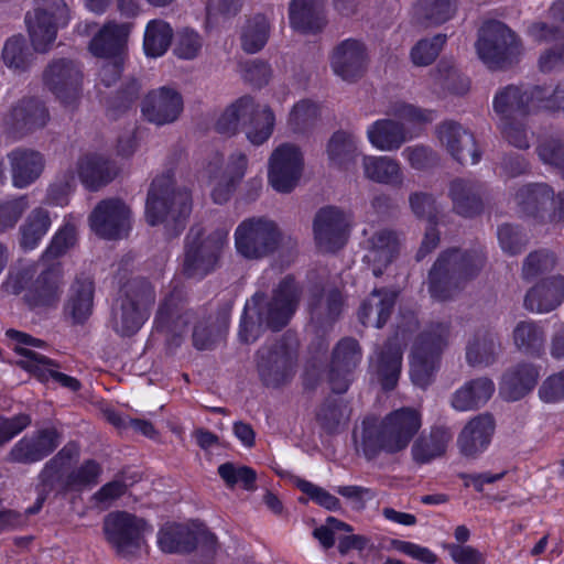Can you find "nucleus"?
Returning <instances> with one entry per match:
<instances>
[{
  "instance_id": "20e7f679",
  "label": "nucleus",
  "mask_w": 564,
  "mask_h": 564,
  "mask_svg": "<svg viewBox=\"0 0 564 564\" xmlns=\"http://www.w3.org/2000/svg\"><path fill=\"white\" fill-rule=\"evenodd\" d=\"M191 210L189 193L185 189L175 191L170 175L153 180L145 204V218L150 225L169 221L177 225L189 216Z\"/></svg>"
},
{
  "instance_id": "9d476101",
  "label": "nucleus",
  "mask_w": 564,
  "mask_h": 564,
  "mask_svg": "<svg viewBox=\"0 0 564 564\" xmlns=\"http://www.w3.org/2000/svg\"><path fill=\"white\" fill-rule=\"evenodd\" d=\"M158 546L164 553H183L199 547L210 554L217 550V539L200 522H167L158 532Z\"/></svg>"
},
{
  "instance_id": "2f4dec72",
  "label": "nucleus",
  "mask_w": 564,
  "mask_h": 564,
  "mask_svg": "<svg viewBox=\"0 0 564 564\" xmlns=\"http://www.w3.org/2000/svg\"><path fill=\"white\" fill-rule=\"evenodd\" d=\"M12 167V182L23 188L34 182L43 170L42 155L34 151L17 150L9 155Z\"/></svg>"
},
{
  "instance_id": "7ed1b4c3",
  "label": "nucleus",
  "mask_w": 564,
  "mask_h": 564,
  "mask_svg": "<svg viewBox=\"0 0 564 564\" xmlns=\"http://www.w3.org/2000/svg\"><path fill=\"white\" fill-rule=\"evenodd\" d=\"M274 115L268 107H260L256 101L245 96L225 109L217 121L221 133H234L240 124H246V135L253 144H262L272 134Z\"/></svg>"
},
{
  "instance_id": "412c9836",
  "label": "nucleus",
  "mask_w": 564,
  "mask_h": 564,
  "mask_svg": "<svg viewBox=\"0 0 564 564\" xmlns=\"http://www.w3.org/2000/svg\"><path fill=\"white\" fill-rule=\"evenodd\" d=\"M442 344V335H427L414 345L410 358V376L415 386L424 388L431 382Z\"/></svg>"
},
{
  "instance_id": "864d4df0",
  "label": "nucleus",
  "mask_w": 564,
  "mask_h": 564,
  "mask_svg": "<svg viewBox=\"0 0 564 564\" xmlns=\"http://www.w3.org/2000/svg\"><path fill=\"white\" fill-rule=\"evenodd\" d=\"M544 340L541 328L532 322H522L514 329L516 345L525 350L539 349Z\"/></svg>"
},
{
  "instance_id": "c85d7f7f",
  "label": "nucleus",
  "mask_w": 564,
  "mask_h": 564,
  "mask_svg": "<svg viewBox=\"0 0 564 564\" xmlns=\"http://www.w3.org/2000/svg\"><path fill=\"white\" fill-rule=\"evenodd\" d=\"M44 78L50 89L62 102L67 105L77 98L78 72L72 64L65 61L52 64L45 72Z\"/></svg>"
},
{
  "instance_id": "680f3d73",
  "label": "nucleus",
  "mask_w": 564,
  "mask_h": 564,
  "mask_svg": "<svg viewBox=\"0 0 564 564\" xmlns=\"http://www.w3.org/2000/svg\"><path fill=\"white\" fill-rule=\"evenodd\" d=\"M419 6L420 11L434 23L446 21L454 12L451 0H421Z\"/></svg>"
},
{
  "instance_id": "423d86ee",
  "label": "nucleus",
  "mask_w": 564,
  "mask_h": 564,
  "mask_svg": "<svg viewBox=\"0 0 564 564\" xmlns=\"http://www.w3.org/2000/svg\"><path fill=\"white\" fill-rule=\"evenodd\" d=\"M391 113L400 122L381 119L373 122L367 129L368 141L379 151L389 152L398 150L408 140L404 131L405 124L415 126L434 119L433 111L424 110L406 102L395 104Z\"/></svg>"
},
{
  "instance_id": "a18cd8bd",
  "label": "nucleus",
  "mask_w": 564,
  "mask_h": 564,
  "mask_svg": "<svg viewBox=\"0 0 564 564\" xmlns=\"http://www.w3.org/2000/svg\"><path fill=\"white\" fill-rule=\"evenodd\" d=\"M552 26L544 22L534 23L529 33L536 42H547L564 37V0L553 2L549 11Z\"/></svg>"
},
{
  "instance_id": "774afa93",
  "label": "nucleus",
  "mask_w": 564,
  "mask_h": 564,
  "mask_svg": "<svg viewBox=\"0 0 564 564\" xmlns=\"http://www.w3.org/2000/svg\"><path fill=\"white\" fill-rule=\"evenodd\" d=\"M449 555L456 564H485L482 554L469 545H449Z\"/></svg>"
},
{
  "instance_id": "4be33fe9",
  "label": "nucleus",
  "mask_w": 564,
  "mask_h": 564,
  "mask_svg": "<svg viewBox=\"0 0 564 564\" xmlns=\"http://www.w3.org/2000/svg\"><path fill=\"white\" fill-rule=\"evenodd\" d=\"M361 359L359 346L355 339L345 338L336 346L329 373L333 391L345 392L350 383V375Z\"/></svg>"
},
{
  "instance_id": "a19ab883",
  "label": "nucleus",
  "mask_w": 564,
  "mask_h": 564,
  "mask_svg": "<svg viewBox=\"0 0 564 564\" xmlns=\"http://www.w3.org/2000/svg\"><path fill=\"white\" fill-rule=\"evenodd\" d=\"M401 360L402 352L400 348H392L391 346L387 348V351H382L371 359V366L376 368L383 389L389 390L397 384Z\"/></svg>"
},
{
  "instance_id": "1a4fd4ad",
  "label": "nucleus",
  "mask_w": 564,
  "mask_h": 564,
  "mask_svg": "<svg viewBox=\"0 0 564 564\" xmlns=\"http://www.w3.org/2000/svg\"><path fill=\"white\" fill-rule=\"evenodd\" d=\"M69 9L63 0H35L33 12L28 13L26 24L35 51H47L56 32L69 22Z\"/></svg>"
},
{
  "instance_id": "0eeeda50",
  "label": "nucleus",
  "mask_w": 564,
  "mask_h": 564,
  "mask_svg": "<svg viewBox=\"0 0 564 564\" xmlns=\"http://www.w3.org/2000/svg\"><path fill=\"white\" fill-rule=\"evenodd\" d=\"M102 531L117 554L126 557L148 547L147 538L153 532V527L135 514L116 511L105 517Z\"/></svg>"
},
{
  "instance_id": "c9c22d12",
  "label": "nucleus",
  "mask_w": 564,
  "mask_h": 564,
  "mask_svg": "<svg viewBox=\"0 0 564 564\" xmlns=\"http://www.w3.org/2000/svg\"><path fill=\"white\" fill-rule=\"evenodd\" d=\"M290 23L302 33H314L324 24L322 7L316 0H292L290 6Z\"/></svg>"
},
{
  "instance_id": "ddd939ff",
  "label": "nucleus",
  "mask_w": 564,
  "mask_h": 564,
  "mask_svg": "<svg viewBox=\"0 0 564 564\" xmlns=\"http://www.w3.org/2000/svg\"><path fill=\"white\" fill-rule=\"evenodd\" d=\"M303 164V154L296 145L280 144L269 159V184L279 193L291 192L300 181Z\"/></svg>"
},
{
  "instance_id": "72a5a7b5",
  "label": "nucleus",
  "mask_w": 564,
  "mask_h": 564,
  "mask_svg": "<svg viewBox=\"0 0 564 564\" xmlns=\"http://www.w3.org/2000/svg\"><path fill=\"white\" fill-rule=\"evenodd\" d=\"M399 250V241L390 231H379L368 239V249L365 254L367 263L372 265L375 275L381 273V268L392 261Z\"/></svg>"
},
{
  "instance_id": "2eb2a0df",
  "label": "nucleus",
  "mask_w": 564,
  "mask_h": 564,
  "mask_svg": "<svg viewBox=\"0 0 564 564\" xmlns=\"http://www.w3.org/2000/svg\"><path fill=\"white\" fill-rule=\"evenodd\" d=\"M246 167L247 159L242 153L232 155L226 165L219 159L208 163L205 174L215 203L223 204L229 199L235 185L243 177Z\"/></svg>"
},
{
  "instance_id": "e2e57ef3",
  "label": "nucleus",
  "mask_w": 564,
  "mask_h": 564,
  "mask_svg": "<svg viewBox=\"0 0 564 564\" xmlns=\"http://www.w3.org/2000/svg\"><path fill=\"white\" fill-rule=\"evenodd\" d=\"M3 61L10 68H23L28 62L24 52L23 39L21 36H12L3 47Z\"/></svg>"
},
{
  "instance_id": "a878e982",
  "label": "nucleus",
  "mask_w": 564,
  "mask_h": 564,
  "mask_svg": "<svg viewBox=\"0 0 564 564\" xmlns=\"http://www.w3.org/2000/svg\"><path fill=\"white\" fill-rule=\"evenodd\" d=\"M58 445V437L54 430L40 432L33 438H22L9 454V460L14 463H34L52 453Z\"/></svg>"
},
{
  "instance_id": "f704fd0d",
  "label": "nucleus",
  "mask_w": 564,
  "mask_h": 564,
  "mask_svg": "<svg viewBox=\"0 0 564 564\" xmlns=\"http://www.w3.org/2000/svg\"><path fill=\"white\" fill-rule=\"evenodd\" d=\"M495 384L487 378H480L466 383L457 390L452 399V405L457 411H469L485 404L492 395Z\"/></svg>"
},
{
  "instance_id": "49530a36",
  "label": "nucleus",
  "mask_w": 564,
  "mask_h": 564,
  "mask_svg": "<svg viewBox=\"0 0 564 564\" xmlns=\"http://www.w3.org/2000/svg\"><path fill=\"white\" fill-rule=\"evenodd\" d=\"M172 35V29L167 23L159 20L149 22L143 41L147 56H162L171 44Z\"/></svg>"
},
{
  "instance_id": "58836bf2",
  "label": "nucleus",
  "mask_w": 564,
  "mask_h": 564,
  "mask_svg": "<svg viewBox=\"0 0 564 564\" xmlns=\"http://www.w3.org/2000/svg\"><path fill=\"white\" fill-rule=\"evenodd\" d=\"M329 163L343 170H348L350 163L358 155L357 139L346 132H336L327 144Z\"/></svg>"
},
{
  "instance_id": "c756f323",
  "label": "nucleus",
  "mask_w": 564,
  "mask_h": 564,
  "mask_svg": "<svg viewBox=\"0 0 564 564\" xmlns=\"http://www.w3.org/2000/svg\"><path fill=\"white\" fill-rule=\"evenodd\" d=\"M131 23H107L90 43V52L98 57H117L126 46Z\"/></svg>"
},
{
  "instance_id": "13d9d810",
  "label": "nucleus",
  "mask_w": 564,
  "mask_h": 564,
  "mask_svg": "<svg viewBox=\"0 0 564 564\" xmlns=\"http://www.w3.org/2000/svg\"><path fill=\"white\" fill-rule=\"evenodd\" d=\"M497 350L498 346L494 338H477L467 347V360L470 365L488 364Z\"/></svg>"
},
{
  "instance_id": "e433bc0d",
  "label": "nucleus",
  "mask_w": 564,
  "mask_h": 564,
  "mask_svg": "<svg viewBox=\"0 0 564 564\" xmlns=\"http://www.w3.org/2000/svg\"><path fill=\"white\" fill-rule=\"evenodd\" d=\"M116 174L115 166L99 154L85 156L78 163V176L83 184L90 189L108 183Z\"/></svg>"
},
{
  "instance_id": "a211bd4d",
  "label": "nucleus",
  "mask_w": 564,
  "mask_h": 564,
  "mask_svg": "<svg viewBox=\"0 0 564 564\" xmlns=\"http://www.w3.org/2000/svg\"><path fill=\"white\" fill-rule=\"evenodd\" d=\"M182 110V96L170 87H161L150 91L142 104L143 116L150 122L159 126L175 121Z\"/></svg>"
},
{
  "instance_id": "5fc2aeb1",
  "label": "nucleus",
  "mask_w": 564,
  "mask_h": 564,
  "mask_svg": "<svg viewBox=\"0 0 564 564\" xmlns=\"http://www.w3.org/2000/svg\"><path fill=\"white\" fill-rule=\"evenodd\" d=\"M203 40L200 35L189 29L180 31L175 39L174 53L183 59H193L200 52Z\"/></svg>"
},
{
  "instance_id": "3c124183",
  "label": "nucleus",
  "mask_w": 564,
  "mask_h": 564,
  "mask_svg": "<svg viewBox=\"0 0 564 564\" xmlns=\"http://www.w3.org/2000/svg\"><path fill=\"white\" fill-rule=\"evenodd\" d=\"M388 549L423 564H435L438 560L437 555L429 547L405 540L393 539Z\"/></svg>"
},
{
  "instance_id": "de8ad7c7",
  "label": "nucleus",
  "mask_w": 564,
  "mask_h": 564,
  "mask_svg": "<svg viewBox=\"0 0 564 564\" xmlns=\"http://www.w3.org/2000/svg\"><path fill=\"white\" fill-rule=\"evenodd\" d=\"M50 226L48 214L42 208L35 209L21 229V246L24 249H34L46 235Z\"/></svg>"
},
{
  "instance_id": "79ce46f5",
  "label": "nucleus",
  "mask_w": 564,
  "mask_h": 564,
  "mask_svg": "<svg viewBox=\"0 0 564 564\" xmlns=\"http://www.w3.org/2000/svg\"><path fill=\"white\" fill-rule=\"evenodd\" d=\"M362 167L365 176L377 183L390 184L400 178L399 164L388 156L365 155Z\"/></svg>"
},
{
  "instance_id": "5701e85b",
  "label": "nucleus",
  "mask_w": 564,
  "mask_h": 564,
  "mask_svg": "<svg viewBox=\"0 0 564 564\" xmlns=\"http://www.w3.org/2000/svg\"><path fill=\"white\" fill-rule=\"evenodd\" d=\"M153 303L154 292L151 288L144 289L135 299L124 300L120 311L115 313V329L124 336L135 333L148 318Z\"/></svg>"
},
{
  "instance_id": "393cba45",
  "label": "nucleus",
  "mask_w": 564,
  "mask_h": 564,
  "mask_svg": "<svg viewBox=\"0 0 564 564\" xmlns=\"http://www.w3.org/2000/svg\"><path fill=\"white\" fill-rule=\"evenodd\" d=\"M438 139L459 162L476 164L479 153L474 137L454 122H445L438 129Z\"/></svg>"
},
{
  "instance_id": "39448f33",
  "label": "nucleus",
  "mask_w": 564,
  "mask_h": 564,
  "mask_svg": "<svg viewBox=\"0 0 564 564\" xmlns=\"http://www.w3.org/2000/svg\"><path fill=\"white\" fill-rule=\"evenodd\" d=\"M6 336L9 346L19 356L18 364L41 381L53 380L70 391H77L80 383L77 379L57 371L56 366L36 349H43L45 343L25 333L8 329Z\"/></svg>"
},
{
  "instance_id": "f257e3e1",
  "label": "nucleus",
  "mask_w": 564,
  "mask_h": 564,
  "mask_svg": "<svg viewBox=\"0 0 564 564\" xmlns=\"http://www.w3.org/2000/svg\"><path fill=\"white\" fill-rule=\"evenodd\" d=\"M422 426V414L413 408H401L390 412L379 422L376 417H365L352 432L357 453L367 459L381 452L394 454L408 447Z\"/></svg>"
},
{
  "instance_id": "f3484780",
  "label": "nucleus",
  "mask_w": 564,
  "mask_h": 564,
  "mask_svg": "<svg viewBox=\"0 0 564 564\" xmlns=\"http://www.w3.org/2000/svg\"><path fill=\"white\" fill-rule=\"evenodd\" d=\"M90 227L102 238H120L130 228V210L120 200H105L93 212Z\"/></svg>"
},
{
  "instance_id": "f8f14e48",
  "label": "nucleus",
  "mask_w": 564,
  "mask_h": 564,
  "mask_svg": "<svg viewBox=\"0 0 564 564\" xmlns=\"http://www.w3.org/2000/svg\"><path fill=\"white\" fill-rule=\"evenodd\" d=\"M477 52L488 67L498 68L520 54V44L508 26L500 22H490L480 30Z\"/></svg>"
},
{
  "instance_id": "69168bd1",
  "label": "nucleus",
  "mask_w": 564,
  "mask_h": 564,
  "mask_svg": "<svg viewBox=\"0 0 564 564\" xmlns=\"http://www.w3.org/2000/svg\"><path fill=\"white\" fill-rule=\"evenodd\" d=\"M543 402L553 403L564 399V371L550 376L539 391Z\"/></svg>"
},
{
  "instance_id": "6e6552de",
  "label": "nucleus",
  "mask_w": 564,
  "mask_h": 564,
  "mask_svg": "<svg viewBox=\"0 0 564 564\" xmlns=\"http://www.w3.org/2000/svg\"><path fill=\"white\" fill-rule=\"evenodd\" d=\"M33 271L24 270L9 276L6 288L13 294H22L26 305L41 313L55 307L62 292L61 274L57 270L43 272L32 281Z\"/></svg>"
},
{
  "instance_id": "9b49d317",
  "label": "nucleus",
  "mask_w": 564,
  "mask_h": 564,
  "mask_svg": "<svg viewBox=\"0 0 564 564\" xmlns=\"http://www.w3.org/2000/svg\"><path fill=\"white\" fill-rule=\"evenodd\" d=\"M227 238L228 229H218L205 237L199 228H192L186 242L185 272L191 276L209 272L227 245Z\"/></svg>"
},
{
  "instance_id": "bb28decb",
  "label": "nucleus",
  "mask_w": 564,
  "mask_h": 564,
  "mask_svg": "<svg viewBox=\"0 0 564 564\" xmlns=\"http://www.w3.org/2000/svg\"><path fill=\"white\" fill-rule=\"evenodd\" d=\"M564 300V278L553 276L542 280L527 294L524 305L535 313H547L557 307Z\"/></svg>"
},
{
  "instance_id": "09e8293b",
  "label": "nucleus",
  "mask_w": 564,
  "mask_h": 564,
  "mask_svg": "<svg viewBox=\"0 0 564 564\" xmlns=\"http://www.w3.org/2000/svg\"><path fill=\"white\" fill-rule=\"evenodd\" d=\"M93 282L88 279L72 286L68 310L76 322L84 321L93 307Z\"/></svg>"
},
{
  "instance_id": "603ef678",
  "label": "nucleus",
  "mask_w": 564,
  "mask_h": 564,
  "mask_svg": "<svg viewBox=\"0 0 564 564\" xmlns=\"http://www.w3.org/2000/svg\"><path fill=\"white\" fill-rule=\"evenodd\" d=\"M445 35L438 34L432 39L422 40L411 51V59L417 66L432 63L445 43Z\"/></svg>"
},
{
  "instance_id": "473e14b6",
  "label": "nucleus",
  "mask_w": 564,
  "mask_h": 564,
  "mask_svg": "<svg viewBox=\"0 0 564 564\" xmlns=\"http://www.w3.org/2000/svg\"><path fill=\"white\" fill-rule=\"evenodd\" d=\"M452 434L446 427H434L429 434H422L412 445L411 454L419 464H426L436 457L442 456Z\"/></svg>"
},
{
  "instance_id": "aec40b11",
  "label": "nucleus",
  "mask_w": 564,
  "mask_h": 564,
  "mask_svg": "<svg viewBox=\"0 0 564 564\" xmlns=\"http://www.w3.org/2000/svg\"><path fill=\"white\" fill-rule=\"evenodd\" d=\"M348 223L344 214L335 207L321 209L314 220V236L318 248L334 251L346 241Z\"/></svg>"
},
{
  "instance_id": "b1692460",
  "label": "nucleus",
  "mask_w": 564,
  "mask_h": 564,
  "mask_svg": "<svg viewBox=\"0 0 564 564\" xmlns=\"http://www.w3.org/2000/svg\"><path fill=\"white\" fill-rule=\"evenodd\" d=\"M366 61L364 44L356 40H346L334 50L330 65L337 76L344 80H354L362 73Z\"/></svg>"
},
{
  "instance_id": "6ab92c4d",
  "label": "nucleus",
  "mask_w": 564,
  "mask_h": 564,
  "mask_svg": "<svg viewBox=\"0 0 564 564\" xmlns=\"http://www.w3.org/2000/svg\"><path fill=\"white\" fill-rule=\"evenodd\" d=\"M481 259H471L458 250H452L442 254L430 272V292L431 295L440 301L447 299L441 293V279L452 273L453 276L470 274L481 267Z\"/></svg>"
},
{
  "instance_id": "dca6fc26",
  "label": "nucleus",
  "mask_w": 564,
  "mask_h": 564,
  "mask_svg": "<svg viewBox=\"0 0 564 564\" xmlns=\"http://www.w3.org/2000/svg\"><path fill=\"white\" fill-rule=\"evenodd\" d=\"M258 368L262 381L268 387H279L294 375L293 350L284 344L273 348H262L258 356Z\"/></svg>"
},
{
  "instance_id": "f03ea898",
  "label": "nucleus",
  "mask_w": 564,
  "mask_h": 564,
  "mask_svg": "<svg viewBox=\"0 0 564 564\" xmlns=\"http://www.w3.org/2000/svg\"><path fill=\"white\" fill-rule=\"evenodd\" d=\"M299 292L292 279H284L275 290L270 303L262 305L263 296L256 294L246 303L240 323L239 337L245 343H252L259 336L262 325L272 329L284 326L295 311Z\"/></svg>"
},
{
  "instance_id": "8fccbe9b",
  "label": "nucleus",
  "mask_w": 564,
  "mask_h": 564,
  "mask_svg": "<svg viewBox=\"0 0 564 564\" xmlns=\"http://www.w3.org/2000/svg\"><path fill=\"white\" fill-rule=\"evenodd\" d=\"M269 24L264 17L259 15L249 22L242 33V47L249 53L261 50L268 40Z\"/></svg>"
},
{
  "instance_id": "ea45409f",
  "label": "nucleus",
  "mask_w": 564,
  "mask_h": 564,
  "mask_svg": "<svg viewBox=\"0 0 564 564\" xmlns=\"http://www.w3.org/2000/svg\"><path fill=\"white\" fill-rule=\"evenodd\" d=\"M394 299L395 294L392 292L373 291L368 302L360 308L361 323L365 325L372 323L373 326L380 328L387 322Z\"/></svg>"
},
{
  "instance_id": "052dcab7",
  "label": "nucleus",
  "mask_w": 564,
  "mask_h": 564,
  "mask_svg": "<svg viewBox=\"0 0 564 564\" xmlns=\"http://www.w3.org/2000/svg\"><path fill=\"white\" fill-rule=\"evenodd\" d=\"M352 529L349 524L334 518L328 517L325 524L314 530V536L319 543L329 549L334 545L339 532H351Z\"/></svg>"
},
{
  "instance_id": "4468645a",
  "label": "nucleus",
  "mask_w": 564,
  "mask_h": 564,
  "mask_svg": "<svg viewBox=\"0 0 564 564\" xmlns=\"http://www.w3.org/2000/svg\"><path fill=\"white\" fill-rule=\"evenodd\" d=\"M279 232L272 221L247 219L235 231V247L245 258H259L271 251L278 243Z\"/></svg>"
},
{
  "instance_id": "7c9ffc66",
  "label": "nucleus",
  "mask_w": 564,
  "mask_h": 564,
  "mask_svg": "<svg viewBox=\"0 0 564 564\" xmlns=\"http://www.w3.org/2000/svg\"><path fill=\"white\" fill-rule=\"evenodd\" d=\"M542 88H534L530 94L521 91L516 86H509L500 90L494 99V109L497 113L508 115L513 111L531 110L540 108Z\"/></svg>"
},
{
  "instance_id": "0e129e2a",
  "label": "nucleus",
  "mask_w": 564,
  "mask_h": 564,
  "mask_svg": "<svg viewBox=\"0 0 564 564\" xmlns=\"http://www.w3.org/2000/svg\"><path fill=\"white\" fill-rule=\"evenodd\" d=\"M76 241V229L74 225L66 224L53 238L46 257L54 258L63 254Z\"/></svg>"
},
{
  "instance_id": "6e6d98bb",
  "label": "nucleus",
  "mask_w": 564,
  "mask_h": 564,
  "mask_svg": "<svg viewBox=\"0 0 564 564\" xmlns=\"http://www.w3.org/2000/svg\"><path fill=\"white\" fill-rule=\"evenodd\" d=\"M218 473L230 487L241 485L246 489H251L256 480V473L247 466H236L226 463L219 466Z\"/></svg>"
},
{
  "instance_id": "37998d69",
  "label": "nucleus",
  "mask_w": 564,
  "mask_h": 564,
  "mask_svg": "<svg viewBox=\"0 0 564 564\" xmlns=\"http://www.w3.org/2000/svg\"><path fill=\"white\" fill-rule=\"evenodd\" d=\"M11 116L14 127L22 132L43 127L48 119L46 109L36 100H28L18 105Z\"/></svg>"
},
{
  "instance_id": "c03bdc74",
  "label": "nucleus",
  "mask_w": 564,
  "mask_h": 564,
  "mask_svg": "<svg viewBox=\"0 0 564 564\" xmlns=\"http://www.w3.org/2000/svg\"><path fill=\"white\" fill-rule=\"evenodd\" d=\"M517 200L522 206L523 212L535 216L553 205V192L545 184L529 185L520 189L517 194Z\"/></svg>"
},
{
  "instance_id": "4c0bfd02",
  "label": "nucleus",
  "mask_w": 564,
  "mask_h": 564,
  "mask_svg": "<svg viewBox=\"0 0 564 564\" xmlns=\"http://www.w3.org/2000/svg\"><path fill=\"white\" fill-rule=\"evenodd\" d=\"M539 377L538 370L529 365L505 375L500 393L506 400L516 401L533 389Z\"/></svg>"
},
{
  "instance_id": "bf43d9fd",
  "label": "nucleus",
  "mask_w": 564,
  "mask_h": 564,
  "mask_svg": "<svg viewBox=\"0 0 564 564\" xmlns=\"http://www.w3.org/2000/svg\"><path fill=\"white\" fill-rule=\"evenodd\" d=\"M294 484L301 491L306 494L312 500H314L319 506L328 510H336L339 508L338 499L335 496L327 492L326 490H324L323 488L299 477L294 478Z\"/></svg>"
},
{
  "instance_id": "cd10ccee",
  "label": "nucleus",
  "mask_w": 564,
  "mask_h": 564,
  "mask_svg": "<svg viewBox=\"0 0 564 564\" xmlns=\"http://www.w3.org/2000/svg\"><path fill=\"white\" fill-rule=\"evenodd\" d=\"M495 424L490 415L470 420L458 437V447L466 456L476 455L487 448L494 434Z\"/></svg>"
},
{
  "instance_id": "338daca9",
  "label": "nucleus",
  "mask_w": 564,
  "mask_h": 564,
  "mask_svg": "<svg viewBox=\"0 0 564 564\" xmlns=\"http://www.w3.org/2000/svg\"><path fill=\"white\" fill-rule=\"evenodd\" d=\"M498 239L502 250L510 254L518 253L524 245L523 237L518 229L510 225L499 227Z\"/></svg>"
},
{
  "instance_id": "4d7b16f0",
  "label": "nucleus",
  "mask_w": 564,
  "mask_h": 564,
  "mask_svg": "<svg viewBox=\"0 0 564 564\" xmlns=\"http://www.w3.org/2000/svg\"><path fill=\"white\" fill-rule=\"evenodd\" d=\"M555 264L554 257L547 251H538L529 254L523 264V278L528 281L533 280L544 272L553 269Z\"/></svg>"
}]
</instances>
